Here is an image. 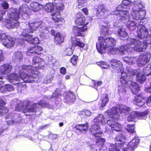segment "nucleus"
I'll list each match as a JSON object with an SVG mask.
<instances>
[{"label": "nucleus", "instance_id": "nucleus-15", "mask_svg": "<svg viewBox=\"0 0 151 151\" xmlns=\"http://www.w3.org/2000/svg\"><path fill=\"white\" fill-rule=\"evenodd\" d=\"M151 54L149 52H145L140 55L137 61V63L139 67H142L148 62L150 59Z\"/></svg>", "mask_w": 151, "mask_h": 151}, {"label": "nucleus", "instance_id": "nucleus-42", "mask_svg": "<svg viewBox=\"0 0 151 151\" xmlns=\"http://www.w3.org/2000/svg\"><path fill=\"white\" fill-rule=\"evenodd\" d=\"M118 33L121 40H123L122 38H125L127 36V33L126 32L125 29L124 28L119 29L118 30Z\"/></svg>", "mask_w": 151, "mask_h": 151}, {"label": "nucleus", "instance_id": "nucleus-31", "mask_svg": "<svg viewBox=\"0 0 151 151\" xmlns=\"http://www.w3.org/2000/svg\"><path fill=\"white\" fill-rule=\"evenodd\" d=\"M93 121L100 125L104 124L106 123V119L102 114H99L93 119Z\"/></svg>", "mask_w": 151, "mask_h": 151}, {"label": "nucleus", "instance_id": "nucleus-21", "mask_svg": "<svg viewBox=\"0 0 151 151\" xmlns=\"http://www.w3.org/2000/svg\"><path fill=\"white\" fill-rule=\"evenodd\" d=\"M42 50V48L41 46H36L29 48L27 51L26 54L28 56L35 55V54H39Z\"/></svg>", "mask_w": 151, "mask_h": 151}, {"label": "nucleus", "instance_id": "nucleus-40", "mask_svg": "<svg viewBox=\"0 0 151 151\" xmlns=\"http://www.w3.org/2000/svg\"><path fill=\"white\" fill-rule=\"evenodd\" d=\"M127 27L130 30H135L137 27V23L135 22L129 20L127 24Z\"/></svg>", "mask_w": 151, "mask_h": 151}, {"label": "nucleus", "instance_id": "nucleus-53", "mask_svg": "<svg viewBox=\"0 0 151 151\" xmlns=\"http://www.w3.org/2000/svg\"><path fill=\"white\" fill-rule=\"evenodd\" d=\"M122 4L125 6H131L133 5V2H132L130 0H123L122 1Z\"/></svg>", "mask_w": 151, "mask_h": 151}, {"label": "nucleus", "instance_id": "nucleus-62", "mask_svg": "<svg viewBox=\"0 0 151 151\" xmlns=\"http://www.w3.org/2000/svg\"><path fill=\"white\" fill-rule=\"evenodd\" d=\"M113 130L111 128H109V129H108V128H106V129L105 132L108 134H110L111 133L112 131Z\"/></svg>", "mask_w": 151, "mask_h": 151}, {"label": "nucleus", "instance_id": "nucleus-48", "mask_svg": "<svg viewBox=\"0 0 151 151\" xmlns=\"http://www.w3.org/2000/svg\"><path fill=\"white\" fill-rule=\"evenodd\" d=\"M98 65H100L102 68L108 69L110 67V65L104 61L100 62L98 63Z\"/></svg>", "mask_w": 151, "mask_h": 151}, {"label": "nucleus", "instance_id": "nucleus-52", "mask_svg": "<svg viewBox=\"0 0 151 151\" xmlns=\"http://www.w3.org/2000/svg\"><path fill=\"white\" fill-rule=\"evenodd\" d=\"M127 130L129 132L133 133L134 132V125L128 124L127 127Z\"/></svg>", "mask_w": 151, "mask_h": 151}, {"label": "nucleus", "instance_id": "nucleus-1", "mask_svg": "<svg viewBox=\"0 0 151 151\" xmlns=\"http://www.w3.org/2000/svg\"><path fill=\"white\" fill-rule=\"evenodd\" d=\"M19 69L20 77L15 73H12L6 76L10 82L14 84H17L19 87L24 85L21 84L23 82L32 83L35 81L34 79L38 77L37 75L38 73L35 68L30 65H23Z\"/></svg>", "mask_w": 151, "mask_h": 151}, {"label": "nucleus", "instance_id": "nucleus-37", "mask_svg": "<svg viewBox=\"0 0 151 151\" xmlns=\"http://www.w3.org/2000/svg\"><path fill=\"white\" fill-rule=\"evenodd\" d=\"M121 146L118 145V143H116L115 144H111L109 146V151H122V150Z\"/></svg>", "mask_w": 151, "mask_h": 151}, {"label": "nucleus", "instance_id": "nucleus-28", "mask_svg": "<svg viewBox=\"0 0 151 151\" xmlns=\"http://www.w3.org/2000/svg\"><path fill=\"white\" fill-rule=\"evenodd\" d=\"M133 102L135 104L141 107L143 106L146 101L141 95H138L135 97Z\"/></svg>", "mask_w": 151, "mask_h": 151}, {"label": "nucleus", "instance_id": "nucleus-39", "mask_svg": "<svg viewBox=\"0 0 151 151\" xmlns=\"http://www.w3.org/2000/svg\"><path fill=\"white\" fill-rule=\"evenodd\" d=\"M119 111L121 114H127L129 112L130 109L127 106L123 105L119 106Z\"/></svg>", "mask_w": 151, "mask_h": 151}, {"label": "nucleus", "instance_id": "nucleus-30", "mask_svg": "<svg viewBox=\"0 0 151 151\" xmlns=\"http://www.w3.org/2000/svg\"><path fill=\"white\" fill-rule=\"evenodd\" d=\"M12 66L9 64H4L0 67V73L7 74L10 73L12 69Z\"/></svg>", "mask_w": 151, "mask_h": 151}, {"label": "nucleus", "instance_id": "nucleus-54", "mask_svg": "<svg viewBox=\"0 0 151 151\" xmlns=\"http://www.w3.org/2000/svg\"><path fill=\"white\" fill-rule=\"evenodd\" d=\"M78 56L74 55L71 58L70 62L74 65H76V62L78 60Z\"/></svg>", "mask_w": 151, "mask_h": 151}, {"label": "nucleus", "instance_id": "nucleus-2", "mask_svg": "<svg viewBox=\"0 0 151 151\" xmlns=\"http://www.w3.org/2000/svg\"><path fill=\"white\" fill-rule=\"evenodd\" d=\"M28 26L30 28L24 29L21 36L22 39V37L24 38L25 41L27 42L32 44L39 42V40L37 37H33L31 35L29 34L37 29L41 32L39 35L42 38L45 39L48 37L50 27H46L44 23L40 22L29 23Z\"/></svg>", "mask_w": 151, "mask_h": 151}, {"label": "nucleus", "instance_id": "nucleus-29", "mask_svg": "<svg viewBox=\"0 0 151 151\" xmlns=\"http://www.w3.org/2000/svg\"><path fill=\"white\" fill-rule=\"evenodd\" d=\"M139 142V139L137 137H135L128 143L127 146L128 149L131 151H133L137 147Z\"/></svg>", "mask_w": 151, "mask_h": 151}, {"label": "nucleus", "instance_id": "nucleus-4", "mask_svg": "<svg viewBox=\"0 0 151 151\" xmlns=\"http://www.w3.org/2000/svg\"><path fill=\"white\" fill-rule=\"evenodd\" d=\"M122 5H119L114 12H110L103 5H99L96 11L97 16L101 18H105L110 14L111 15H116L118 19L123 20H127L129 17V14L126 10L123 9Z\"/></svg>", "mask_w": 151, "mask_h": 151}, {"label": "nucleus", "instance_id": "nucleus-17", "mask_svg": "<svg viewBox=\"0 0 151 151\" xmlns=\"http://www.w3.org/2000/svg\"><path fill=\"white\" fill-rule=\"evenodd\" d=\"M92 124L90 128V130L92 134L94 135L95 137H100L101 136L102 133V131L100 130L99 126L100 124L98 123H95Z\"/></svg>", "mask_w": 151, "mask_h": 151}, {"label": "nucleus", "instance_id": "nucleus-8", "mask_svg": "<svg viewBox=\"0 0 151 151\" xmlns=\"http://www.w3.org/2000/svg\"><path fill=\"white\" fill-rule=\"evenodd\" d=\"M115 40L112 38L105 39L103 37H99V42L96 43V48L101 54L104 53L106 50L110 47L111 48L115 44Z\"/></svg>", "mask_w": 151, "mask_h": 151}, {"label": "nucleus", "instance_id": "nucleus-3", "mask_svg": "<svg viewBox=\"0 0 151 151\" xmlns=\"http://www.w3.org/2000/svg\"><path fill=\"white\" fill-rule=\"evenodd\" d=\"M29 10L28 6L26 4L20 6L19 10L15 8L12 9V12L8 15L9 18L6 21V27L8 29L17 28L19 25L18 20L20 17L19 16L24 19H27L29 17L28 12Z\"/></svg>", "mask_w": 151, "mask_h": 151}, {"label": "nucleus", "instance_id": "nucleus-34", "mask_svg": "<svg viewBox=\"0 0 151 151\" xmlns=\"http://www.w3.org/2000/svg\"><path fill=\"white\" fill-rule=\"evenodd\" d=\"M30 9L33 11L37 12L43 7V5L36 2H32L30 4Z\"/></svg>", "mask_w": 151, "mask_h": 151}, {"label": "nucleus", "instance_id": "nucleus-18", "mask_svg": "<svg viewBox=\"0 0 151 151\" xmlns=\"http://www.w3.org/2000/svg\"><path fill=\"white\" fill-rule=\"evenodd\" d=\"M108 50V53L109 55L112 54L115 55L118 53L119 52L122 54H124L126 53L127 51L126 50V48L125 47V45L124 46H122L119 47V49L116 48H113L112 47H110V48L107 49Z\"/></svg>", "mask_w": 151, "mask_h": 151}, {"label": "nucleus", "instance_id": "nucleus-12", "mask_svg": "<svg viewBox=\"0 0 151 151\" xmlns=\"http://www.w3.org/2000/svg\"><path fill=\"white\" fill-rule=\"evenodd\" d=\"M126 69L127 72L132 75H137L136 80L139 83H142L146 80V77L142 74L140 73L139 70H133L129 66H127Z\"/></svg>", "mask_w": 151, "mask_h": 151}, {"label": "nucleus", "instance_id": "nucleus-27", "mask_svg": "<svg viewBox=\"0 0 151 151\" xmlns=\"http://www.w3.org/2000/svg\"><path fill=\"white\" fill-rule=\"evenodd\" d=\"M125 139L124 135L122 134H120L117 136L115 139L116 141L119 142L116 143H118V145L121 146L122 150L127 149V145L124 144Z\"/></svg>", "mask_w": 151, "mask_h": 151}, {"label": "nucleus", "instance_id": "nucleus-45", "mask_svg": "<svg viewBox=\"0 0 151 151\" xmlns=\"http://www.w3.org/2000/svg\"><path fill=\"white\" fill-rule=\"evenodd\" d=\"M65 99L67 101L73 102L75 101L76 96L73 93L70 92L68 93Z\"/></svg>", "mask_w": 151, "mask_h": 151}, {"label": "nucleus", "instance_id": "nucleus-63", "mask_svg": "<svg viewBox=\"0 0 151 151\" xmlns=\"http://www.w3.org/2000/svg\"><path fill=\"white\" fill-rule=\"evenodd\" d=\"M151 102V96H150L148 99H147V101H146V104L147 105L149 106H151V105L150 104V103Z\"/></svg>", "mask_w": 151, "mask_h": 151}, {"label": "nucleus", "instance_id": "nucleus-7", "mask_svg": "<svg viewBox=\"0 0 151 151\" xmlns=\"http://www.w3.org/2000/svg\"><path fill=\"white\" fill-rule=\"evenodd\" d=\"M128 44L125 45L126 50L132 52L133 49L137 52H140L145 50L147 46V43L145 41H140L137 39L129 38L127 40Z\"/></svg>", "mask_w": 151, "mask_h": 151}, {"label": "nucleus", "instance_id": "nucleus-41", "mask_svg": "<svg viewBox=\"0 0 151 151\" xmlns=\"http://www.w3.org/2000/svg\"><path fill=\"white\" fill-rule=\"evenodd\" d=\"M110 25L109 23H104L101 27V32L104 35H107L109 33V28Z\"/></svg>", "mask_w": 151, "mask_h": 151}, {"label": "nucleus", "instance_id": "nucleus-10", "mask_svg": "<svg viewBox=\"0 0 151 151\" xmlns=\"http://www.w3.org/2000/svg\"><path fill=\"white\" fill-rule=\"evenodd\" d=\"M56 9H54L51 13L53 20L55 22V26L56 27L59 25H61L64 23V20L61 18L59 10H62L64 8V6L62 4H58L55 6Z\"/></svg>", "mask_w": 151, "mask_h": 151}, {"label": "nucleus", "instance_id": "nucleus-11", "mask_svg": "<svg viewBox=\"0 0 151 151\" xmlns=\"http://www.w3.org/2000/svg\"><path fill=\"white\" fill-rule=\"evenodd\" d=\"M149 111L147 110L143 112L133 111L128 116L127 120L129 121H133L135 118L139 119H145L147 118V115Z\"/></svg>", "mask_w": 151, "mask_h": 151}, {"label": "nucleus", "instance_id": "nucleus-25", "mask_svg": "<svg viewBox=\"0 0 151 151\" xmlns=\"http://www.w3.org/2000/svg\"><path fill=\"white\" fill-rule=\"evenodd\" d=\"M87 30V27L86 26H83L82 27H80L77 26H74L73 27V32L75 35L77 36H84V34L81 32L85 31Z\"/></svg>", "mask_w": 151, "mask_h": 151}, {"label": "nucleus", "instance_id": "nucleus-55", "mask_svg": "<svg viewBox=\"0 0 151 151\" xmlns=\"http://www.w3.org/2000/svg\"><path fill=\"white\" fill-rule=\"evenodd\" d=\"M7 91H12L14 90V88L11 85H5Z\"/></svg>", "mask_w": 151, "mask_h": 151}, {"label": "nucleus", "instance_id": "nucleus-13", "mask_svg": "<svg viewBox=\"0 0 151 151\" xmlns=\"http://www.w3.org/2000/svg\"><path fill=\"white\" fill-rule=\"evenodd\" d=\"M125 78L126 80H128L129 82L127 81V86H129V87L132 91L133 94H136L140 90V88L138 84L135 82H131V80L133 79V76L131 75L129 76L127 74L126 76L125 75Z\"/></svg>", "mask_w": 151, "mask_h": 151}, {"label": "nucleus", "instance_id": "nucleus-64", "mask_svg": "<svg viewBox=\"0 0 151 151\" xmlns=\"http://www.w3.org/2000/svg\"><path fill=\"white\" fill-rule=\"evenodd\" d=\"M145 90L147 92L151 93V82L150 83V87L146 88Z\"/></svg>", "mask_w": 151, "mask_h": 151}, {"label": "nucleus", "instance_id": "nucleus-33", "mask_svg": "<svg viewBox=\"0 0 151 151\" xmlns=\"http://www.w3.org/2000/svg\"><path fill=\"white\" fill-rule=\"evenodd\" d=\"M75 128L83 133L86 132L88 129V124L87 123L85 124H78L75 127Z\"/></svg>", "mask_w": 151, "mask_h": 151}, {"label": "nucleus", "instance_id": "nucleus-57", "mask_svg": "<svg viewBox=\"0 0 151 151\" xmlns=\"http://www.w3.org/2000/svg\"><path fill=\"white\" fill-rule=\"evenodd\" d=\"M60 73L62 75H65L66 73V70L65 68L62 67L60 69Z\"/></svg>", "mask_w": 151, "mask_h": 151}, {"label": "nucleus", "instance_id": "nucleus-43", "mask_svg": "<svg viewBox=\"0 0 151 151\" xmlns=\"http://www.w3.org/2000/svg\"><path fill=\"white\" fill-rule=\"evenodd\" d=\"M22 54L21 52H18L15 53L13 55V59L16 61H20L23 58Z\"/></svg>", "mask_w": 151, "mask_h": 151}, {"label": "nucleus", "instance_id": "nucleus-44", "mask_svg": "<svg viewBox=\"0 0 151 151\" xmlns=\"http://www.w3.org/2000/svg\"><path fill=\"white\" fill-rule=\"evenodd\" d=\"M45 11L47 12H50L53 9L54 5L52 3H49L46 4L45 5H43Z\"/></svg>", "mask_w": 151, "mask_h": 151}, {"label": "nucleus", "instance_id": "nucleus-38", "mask_svg": "<svg viewBox=\"0 0 151 151\" xmlns=\"http://www.w3.org/2000/svg\"><path fill=\"white\" fill-rule=\"evenodd\" d=\"M64 38L63 36L60 33H57L55 36L54 41L57 44L62 43L64 41Z\"/></svg>", "mask_w": 151, "mask_h": 151}, {"label": "nucleus", "instance_id": "nucleus-19", "mask_svg": "<svg viewBox=\"0 0 151 151\" xmlns=\"http://www.w3.org/2000/svg\"><path fill=\"white\" fill-rule=\"evenodd\" d=\"M110 64L113 66L114 69L117 72L125 73L123 71V68L122 67V63L119 61L114 59L111 60L109 62Z\"/></svg>", "mask_w": 151, "mask_h": 151}, {"label": "nucleus", "instance_id": "nucleus-47", "mask_svg": "<svg viewBox=\"0 0 151 151\" xmlns=\"http://www.w3.org/2000/svg\"><path fill=\"white\" fill-rule=\"evenodd\" d=\"M143 72L146 76H149L151 73V63L148 64L147 66L143 69Z\"/></svg>", "mask_w": 151, "mask_h": 151}, {"label": "nucleus", "instance_id": "nucleus-6", "mask_svg": "<svg viewBox=\"0 0 151 151\" xmlns=\"http://www.w3.org/2000/svg\"><path fill=\"white\" fill-rule=\"evenodd\" d=\"M16 39L12 38L10 36L6 35L2 31L0 30V42L1 41L2 43L4 46L8 48H10L13 47L14 44L18 45H21L26 44L27 42L25 41V38L23 37L22 39L21 37Z\"/></svg>", "mask_w": 151, "mask_h": 151}, {"label": "nucleus", "instance_id": "nucleus-49", "mask_svg": "<svg viewBox=\"0 0 151 151\" xmlns=\"http://www.w3.org/2000/svg\"><path fill=\"white\" fill-rule=\"evenodd\" d=\"M91 112L89 111L84 109L79 112V114L80 115H85L87 116H90L91 115Z\"/></svg>", "mask_w": 151, "mask_h": 151}, {"label": "nucleus", "instance_id": "nucleus-9", "mask_svg": "<svg viewBox=\"0 0 151 151\" xmlns=\"http://www.w3.org/2000/svg\"><path fill=\"white\" fill-rule=\"evenodd\" d=\"M133 5L132 15L133 19L143 20L145 18L146 12L141 2L136 1L133 2Z\"/></svg>", "mask_w": 151, "mask_h": 151}, {"label": "nucleus", "instance_id": "nucleus-16", "mask_svg": "<svg viewBox=\"0 0 151 151\" xmlns=\"http://www.w3.org/2000/svg\"><path fill=\"white\" fill-rule=\"evenodd\" d=\"M127 75L126 73H122V77L120 78V82L122 84L118 87V92L120 96H122L125 94L126 90L125 87L127 86V81L125 78V75Z\"/></svg>", "mask_w": 151, "mask_h": 151}, {"label": "nucleus", "instance_id": "nucleus-24", "mask_svg": "<svg viewBox=\"0 0 151 151\" xmlns=\"http://www.w3.org/2000/svg\"><path fill=\"white\" fill-rule=\"evenodd\" d=\"M32 63L33 64H37L38 65V66H36V67H32V66H31L32 67H34L35 68L36 70L38 72V73L37 74V76L38 74V72L37 70V68H36L40 67L42 68V67H43L45 65V62L43 59H41L39 57H35L33 58L32 59ZM31 66V65H30ZM38 77L36 78H37Z\"/></svg>", "mask_w": 151, "mask_h": 151}, {"label": "nucleus", "instance_id": "nucleus-20", "mask_svg": "<svg viewBox=\"0 0 151 151\" xmlns=\"http://www.w3.org/2000/svg\"><path fill=\"white\" fill-rule=\"evenodd\" d=\"M105 115L108 116L110 118L117 120L119 119L120 117L116 107L107 110L105 113Z\"/></svg>", "mask_w": 151, "mask_h": 151}, {"label": "nucleus", "instance_id": "nucleus-51", "mask_svg": "<svg viewBox=\"0 0 151 151\" xmlns=\"http://www.w3.org/2000/svg\"><path fill=\"white\" fill-rule=\"evenodd\" d=\"M73 49L72 47L70 46L69 47H67L66 49L65 52L67 55L70 56L73 54Z\"/></svg>", "mask_w": 151, "mask_h": 151}, {"label": "nucleus", "instance_id": "nucleus-59", "mask_svg": "<svg viewBox=\"0 0 151 151\" xmlns=\"http://www.w3.org/2000/svg\"><path fill=\"white\" fill-rule=\"evenodd\" d=\"M53 80V77L51 76L48 77V78L46 77L45 79V81L50 82Z\"/></svg>", "mask_w": 151, "mask_h": 151}, {"label": "nucleus", "instance_id": "nucleus-56", "mask_svg": "<svg viewBox=\"0 0 151 151\" xmlns=\"http://www.w3.org/2000/svg\"><path fill=\"white\" fill-rule=\"evenodd\" d=\"M78 5L83 6L86 3L85 0H78Z\"/></svg>", "mask_w": 151, "mask_h": 151}, {"label": "nucleus", "instance_id": "nucleus-22", "mask_svg": "<svg viewBox=\"0 0 151 151\" xmlns=\"http://www.w3.org/2000/svg\"><path fill=\"white\" fill-rule=\"evenodd\" d=\"M105 139L104 138H99L97 139L96 141L97 146L96 148V151H107V147L103 143L105 142Z\"/></svg>", "mask_w": 151, "mask_h": 151}, {"label": "nucleus", "instance_id": "nucleus-5", "mask_svg": "<svg viewBox=\"0 0 151 151\" xmlns=\"http://www.w3.org/2000/svg\"><path fill=\"white\" fill-rule=\"evenodd\" d=\"M32 104V103L29 101H21L16 107L15 109L18 111H23L24 113L27 112H36L39 109L40 106L42 108H51V106L48 103L45 102L44 101H40L39 104H34L32 105L30 107H29Z\"/></svg>", "mask_w": 151, "mask_h": 151}, {"label": "nucleus", "instance_id": "nucleus-50", "mask_svg": "<svg viewBox=\"0 0 151 151\" xmlns=\"http://www.w3.org/2000/svg\"><path fill=\"white\" fill-rule=\"evenodd\" d=\"M122 59L124 61L126 62L127 63H128L129 64H133L134 63V59L132 58H130L127 57L123 58Z\"/></svg>", "mask_w": 151, "mask_h": 151}, {"label": "nucleus", "instance_id": "nucleus-32", "mask_svg": "<svg viewBox=\"0 0 151 151\" xmlns=\"http://www.w3.org/2000/svg\"><path fill=\"white\" fill-rule=\"evenodd\" d=\"M109 101V99L108 95L106 94L103 95L101 99L99 105L101 108H103L106 105Z\"/></svg>", "mask_w": 151, "mask_h": 151}, {"label": "nucleus", "instance_id": "nucleus-61", "mask_svg": "<svg viewBox=\"0 0 151 151\" xmlns=\"http://www.w3.org/2000/svg\"><path fill=\"white\" fill-rule=\"evenodd\" d=\"M82 11L86 15H87L88 14V10L86 8H83Z\"/></svg>", "mask_w": 151, "mask_h": 151}, {"label": "nucleus", "instance_id": "nucleus-46", "mask_svg": "<svg viewBox=\"0 0 151 151\" xmlns=\"http://www.w3.org/2000/svg\"><path fill=\"white\" fill-rule=\"evenodd\" d=\"M2 6L4 9L0 10V14L2 16L5 14L6 10L5 9H8L9 7V4L6 1H3L1 4Z\"/></svg>", "mask_w": 151, "mask_h": 151}, {"label": "nucleus", "instance_id": "nucleus-23", "mask_svg": "<svg viewBox=\"0 0 151 151\" xmlns=\"http://www.w3.org/2000/svg\"><path fill=\"white\" fill-rule=\"evenodd\" d=\"M107 124L110 128L116 131L119 132L121 130L122 126L121 124L116 122L112 119L108 120L107 121Z\"/></svg>", "mask_w": 151, "mask_h": 151}, {"label": "nucleus", "instance_id": "nucleus-36", "mask_svg": "<svg viewBox=\"0 0 151 151\" xmlns=\"http://www.w3.org/2000/svg\"><path fill=\"white\" fill-rule=\"evenodd\" d=\"M71 41L73 45L78 46L81 47H83L85 45L83 43L81 42L79 39L76 37L72 38Z\"/></svg>", "mask_w": 151, "mask_h": 151}, {"label": "nucleus", "instance_id": "nucleus-35", "mask_svg": "<svg viewBox=\"0 0 151 151\" xmlns=\"http://www.w3.org/2000/svg\"><path fill=\"white\" fill-rule=\"evenodd\" d=\"M5 104V102L0 99V116L8 112V109L3 106Z\"/></svg>", "mask_w": 151, "mask_h": 151}, {"label": "nucleus", "instance_id": "nucleus-58", "mask_svg": "<svg viewBox=\"0 0 151 151\" xmlns=\"http://www.w3.org/2000/svg\"><path fill=\"white\" fill-rule=\"evenodd\" d=\"M0 90L1 92L2 93H4L7 91L5 85L1 86L0 87Z\"/></svg>", "mask_w": 151, "mask_h": 151}, {"label": "nucleus", "instance_id": "nucleus-60", "mask_svg": "<svg viewBox=\"0 0 151 151\" xmlns=\"http://www.w3.org/2000/svg\"><path fill=\"white\" fill-rule=\"evenodd\" d=\"M4 59L3 52L2 50H0V62L3 61Z\"/></svg>", "mask_w": 151, "mask_h": 151}, {"label": "nucleus", "instance_id": "nucleus-26", "mask_svg": "<svg viewBox=\"0 0 151 151\" xmlns=\"http://www.w3.org/2000/svg\"><path fill=\"white\" fill-rule=\"evenodd\" d=\"M81 13L78 12L76 14V18L75 20L76 24L79 25L86 26L88 24L87 22L85 23V17L81 14Z\"/></svg>", "mask_w": 151, "mask_h": 151}, {"label": "nucleus", "instance_id": "nucleus-14", "mask_svg": "<svg viewBox=\"0 0 151 151\" xmlns=\"http://www.w3.org/2000/svg\"><path fill=\"white\" fill-rule=\"evenodd\" d=\"M139 24L137 31V35L140 39L149 37L148 29L144 25L141 24Z\"/></svg>", "mask_w": 151, "mask_h": 151}]
</instances>
